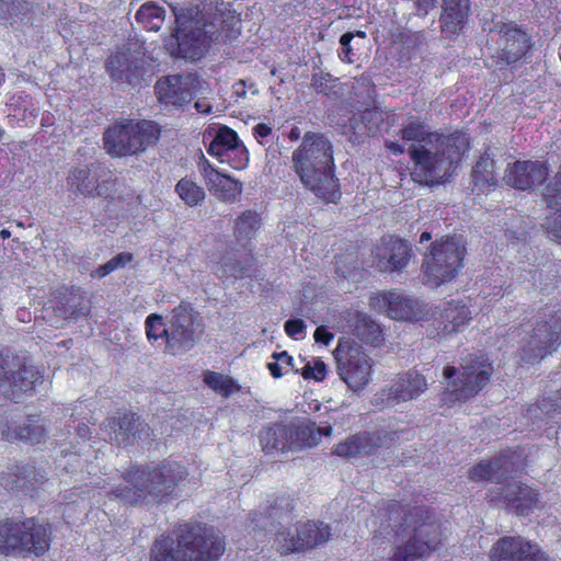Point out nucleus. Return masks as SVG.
<instances>
[{
  "instance_id": "f257e3e1",
  "label": "nucleus",
  "mask_w": 561,
  "mask_h": 561,
  "mask_svg": "<svg viewBox=\"0 0 561 561\" xmlns=\"http://www.w3.org/2000/svg\"><path fill=\"white\" fill-rule=\"evenodd\" d=\"M387 520L393 525L383 527L380 522V535L389 534L388 528L397 537L391 561H414L428 557L442 543L440 523L426 507H413L407 511L399 504H392L387 511Z\"/></svg>"
},
{
  "instance_id": "f03ea898",
  "label": "nucleus",
  "mask_w": 561,
  "mask_h": 561,
  "mask_svg": "<svg viewBox=\"0 0 561 561\" xmlns=\"http://www.w3.org/2000/svg\"><path fill=\"white\" fill-rule=\"evenodd\" d=\"M293 169L302 185L325 202L340 197L337 180L334 176L333 146L320 133L308 131L291 154Z\"/></svg>"
},
{
  "instance_id": "7ed1b4c3",
  "label": "nucleus",
  "mask_w": 561,
  "mask_h": 561,
  "mask_svg": "<svg viewBox=\"0 0 561 561\" xmlns=\"http://www.w3.org/2000/svg\"><path fill=\"white\" fill-rule=\"evenodd\" d=\"M186 474V468L173 461L154 468H133L125 476L124 484L113 489L112 494L126 504H138L147 500L160 502L173 495L175 486Z\"/></svg>"
},
{
  "instance_id": "20e7f679",
  "label": "nucleus",
  "mask_w": 561,
  "mask_h": 561,
  "mask_svg": "<svg viewBox=\"0 0 561 561\" xmlns=\"http://www.w3.org/2000/svg\"><path fill=\"white\" fill-rule=\"evenodd\" d=\"M468 146L469 139L465 134H451L430 140L426 145H412V175L425 184L445 182L451 176Z\"/></svg>"
},
{
  "instance_id": "39448f33",
  "label": "nucleus",
  "mask_w": 561,
  "mask_h": 561,
  "mask_svg": "<svg viewBox=\"0 0 561 561\" xmlns=\"http://www.w3.org/2000/svg\"><path fill=\"white\" fill-rule=\"evenodd\" d=\"M492 373V364L483 356L476 355L465 358L459 368L444 367L440 401L450 405L476 397L488 385Z\"/></svg>"
},
{
  "instance_id": "423d86ee",
  "label": "nucleus",
  "mask_w": 561,
  "mask_h": 561,
  "mask_svg": "<svg viewBox=\"0 0 561 561\" xmlns=\"http://www.w3.org/2000/svg\"><path fill=\"white\" fill-rule=\"evenodd\" d=\"M175 18V33L165 39L168 50L176 56L187 59H199L209 45V37L205 31V20L198 5L178 8L171 5Z\"/></svg>"
},
{
  "instance_id": "0eeeda50",
  "label": "nucleus",
  "mask_w": 561,
  "mask_h": 561,
  "mask_svg": "<svg viewBox=\"0 0 561 561\" xmlns=\"http://www.w3.org/2000/svg\"><path fill=\"white\" fill-rule=\"evenodd\" d=\"M158 125L150 121H127L108 127L104 135V148L112 157L133 156L157 142Z\"/></svg>"
},
{
  "instance_id": "6e6552de",
  "label": "nucleus",
  "mask_w": 561,
  "mask_h": 561,
  "mask_svg": "<svg viewBox=\"0 0 561 561\" xmlns=\"http://www.w3.org/2000/svg\"><path fill=\"white\" fill-rule=\"evenodd\" d=\"M49 541V527L37 524L33 518L24 522L0 523V553L2 554L31 552L39 556L48 550Z\"/></svg>"
},
{
  "instance_id": "1a4fd4ad",
  "label": "nucleus",
  "mask_w": 561,
  "mask_h": 561,
  "mask_svg": "<svg viewBox=\"0 0 561 561\" xmlns=\"http://www.w3.org/2000/svg\"><path fill=\"white\" fill-rule=\"evenodd\" d=\"M463 255L465 247L458 237L434 242L422 264L424 283L437 287L454 279L462 267Z\"/></svg>"
},
{
  "instance_id": "9d476101",
  "label": "nucleus",
  "mask_w": 561,
  "mask_h": 561,
  "mask_svg": "<svg viewBox=\"0 0 561 561\" xmlns=\"http://www.w3.org/2000/svg\"><path fill=\"white\" fill-rule=\"evenodd\" d=\"M333 355L336 371L348 389L357 392L370 382L373 360L362 345L351 339H341Z\"/></svg>"
},
{
  "instance_id": "9b49d317",
  "label": "nucleus",
  "mask_w": 561,
  "mask_h": 561,
  "mask_svg": "<svg viewBox=\"0 0 561 561\" xmlns=\"http://www.w3.org/2000/svg\"><path fill=\"white\" fill-rule=\"evenodd\" d=\"M180 543L185 551L183 561H216L226 549L219 533L199 524L180 527Z\"/></svg>"
},
{
  "instance_id": "f8f14e48",
  "label": "nucleus",
  "mask_w": 561,
  "mask_h": 561,
  "mask_svg": "<svg viewBox=\"0 0 561 561\" xmlns=\"http://www.w3.org/2000/svg\"><path fill=\"white\" fill-rule=\"evenodd\" d=\"M115 179L112 171L99 163L71 169L67 176V188L75 196L94 198L108 197Z\"/></svg>"
},
{
  "instance_id": "ddd939ff",
  "label": "nucleus",
  "mask_w": 561,
  "mask_h": 561,
  "mask_svg": "<svg viewBox=\"0 0 561 561\" xmlns=\"http://www.w3.org/2000/svg\"><path fill=\"white\" fill-rule=\"evenodd\" d=\"M194 312L190 305L175 307L168 319L167 353L179 355L191 350L196 343Z\"/></svg>"
},
{
  "instance_id": "4468645a",
  "label": "nucleus",
  "mask_w": 561,
  "mask_h": 561,
  "mask_svg": "<svg viewBox=\"0 0 561 561\" xmlns=\"http://www.w3.org/2000/svg\"><path fill=\"white\" fill-rule=\"evenodd\" d=\"M313 427L293 424H274L260 433V443L266 454L297 449L305 445V437L313 433Z\"/></svg>"
},
{
  "instance_id": "2eb2a0df",
  "label": "nucleus",
  "mask_w": 561,
  "mask_h": 561,
  "mask_svg": "<svg viewBox=\"0 0 561 561\" xmlns=\"http://www.w3.org/2000/svg\"><path fill=\"white\" fill-rule=\"evenodd\" d=\"M490 36L496 41L499 58L506 65L520 59L530 47L528 35L513 23H496L490 28Z\"/></svg>"
},
{
  "instance_id": "dca6fc26",
  "label": "nucleus",
  "mask_w": 561,
  "mask_h": 561,
  "mask_svg": "<svg viewBox=\"0 0 561 561\" xmlns=\"http://www.w3.org/2000/svg\"><path fill=\"white\" fill-rule=\"evenodd\" d=\"M411 254L410 245L402 239L383 237L373 250V265L382 273H401L408 266Z\"/></svg>"
},
{
  "instance_id": "f3484780",
  "label": "nucleus",
  "mask_w": 561,
  "mask_h": 561,
  "mask_svg": "<svg viewBox=\"0 0 561 561\" xmlns=\"http://www.w3.org/2000/svg\"><path fill=\"white\" fill-rule=\"evenodd\" d=\"M500 492L491 495V501L496 502L497 496L520 516H528L536 510L545 507L543 501L537 489L522 483H508L499 489Z\"/></svg>"
},
{
  "instance_id": "a211bd4d",
  "label": "nucleus",
  "mask_w": 561,
  "mask_h": 561,
  "mask_svg": "<svg viewBox=\"0 0 561 561\" xmlns=\"http://www.w3.org/2000/svg\"><path fill=\"white\" fill-rule=\"evenodd\" d=\"M560 343L561 322L559 320H553L550 324H539L523 347L522 358L527 363L540 360L556 351Z\"/></svg>"
},
{
  "instance_id": "6ab92c4d",
  "label": "nucleus",
  "mask_w": 561,
  "mask_h": 561,
  "mask_svg": "<svg viewBox=\"0 0 561 561\" xmlns=\"http://www.w3.org/2000/svg\"><path fill=\"white\" fill-rule=\"evenodd\" d=\"M548 167L540 161L524 160L508 164L503 180L517 190H530L543 183Z\"/></svg>"
},
{
  "instance_id": "aec40b11",
  "label": "nucleus",
  "mask_w": 561,
  "mask_h": 561,
  "mask_svg": "<svg viewBox=\"0 0 561 561\" xmlns=\"http://www.w3.org/2000/svg\"><path fill=\"white\" fill-rule=\"evenodd\" d=\"M370 305L396 320L411 321L419 314L417 301L397 291L377 294L370 298Z\"/></svg>"
},
{
  "instance_id": "412c9836",
  "label": "nucleus",
  "mask_w": 561,
  "mask_h": 561,
  "mask_svg": "<svg viewBox=\"0 0 561 561\" xmlns=\"http://www.w3.org/2000/svg\"><path fill=\"white\" fill-rule=\"evenodd\" d=\"M518 456L512 453L501 454L492 460H482L471 468L469 477L472 481H491L499 483L511 477L518 467Z\"/></svg>"
},
{
  "instance_id": "4be33fe9",
  "label": "nucleus",
  "mask_w": 561,
  "mask_h": 561,
  "mask_svg": "<svg viewBox=\"0 0 561 561\" xmlns=\"http://www.w3.org/2000/svg\"><path fill=\"white\" fill-rule=\"evenodd\" d=\"M539 547L523 537H503L490 551L491 561H535Z\"/></svg>"
},
{
  "instance_id": "5701e85b",
  "label": "nucleus",
  "mask_w": 561,
  "mask_h": 561,
  "mask_svg": "<svg viewBox=\"0 0 561 561\" xmlns=\"http://www.w3.org/2000/svg\"><path fill=\"white\" fill-rule=\"evenodd\" d=\"M111 442L116 445H127L135 437L148 436V426L136 414L125 413L108 419L104 424Z\"/></svg>"
},
{
  "instance_id": "b1692460",
  "label": "nucleus",
  "mask_w": 561,
  "mask_h": 561,
  "mask_svg": "<svg viewBox=\"0 0 561 561\" xmlns=\"http://www.w3.org/2000/svg\"><path fill=\"white\" fill-rule=\"evenodd\" d=\"M428 388L426 378L415 370H409L398 377L388 389V400L392 403L417 399Z\"/></svg>"
},
{
  "instance_id": "393cba45",
  "label": "nucleus",
  "mask_w": 561,
  "mask_h": 561,
  "mask_svg": "<svg viewBox=\"0 0 561 561\" xmlns=\"http://www.w3.org/2000/svg\"><path fill=\"white\" fill-rule=\"evenodd\" d=\"M154 89L158 99L165 104L181 106L192 100L191 80L187 77H164L157 81Z\"/></svg>"
},
{
  "instance_id": "a878e982",
  "label": "nucleus",
  "mask_w": 561,
  "mask_h": 561,
  "mask_svg": "<svg viewBox=\"0 0 561 561\" xmlns=\"http://www.w3.org/2000/svg\"><path fill=\"white\" fill-rule=\"evenodd\" d=\"M385 442L386 436L381 437L377 433H360L335 445L333 453L336 456L347 459H352L357 456L373 455L385 444Z\"/></svg>"
},
{
  "instance_id": "bb28decb",
  "label": "nucleus",
  "mask_w": 561,
  "mask_h": 561,
  "mask_svg": "<svg viewBox=\"0 0 561 561\" xmlns=\"http://www.w3.org/2000/svg\"><path fill=\"white\" fill-rule=\"evenodd\" d=\"M8 374L2 382H9L12 396L20 398L23 393L32 392L38 383L43 382V375L38 368L31 364H18L16 370L9 369V362H5Z\"/></svg>"
},
{
  "instance_id": "cd10ccee",
  "label": "nucleus",
  "mask_w": 561,
  "mask_h": 561,
  "mask_svg": "<svg viewBox=\"0 0 561 561\" xmlns=\"http://www.w3.org/2000/svg\"><path fill=\"white\" fill-rule=\"evenodd\" d=\"M470 13V0H443L442 31L451 36L463 28Z\"/></svg>"
},
{
  "instance_id": "c85d7f7f",
  "label": "nucleus",
  "mask_w": 561,
  "mask_h": 561,
  "mask_svg": "<svg viewBox=\"0 0 561 561\" xmlns=\"http://www.w3.org/2000/svg\"><path fill=\"white\" fill-rule=\"evenodd\" d=\"M140 59L137 51L119 50L107 61V71L116 81L131 82L138 76Z\"/></svg>"
},
{
  "instance_id": "c756f323",
  "label": "nucleus",
  "mask_w": 561,
  "mask_h": 561,
  "mask_svg": "<svg viewBox=\"0 0 561 561\" xmlns=\"http://www.w3.org/2000/svg\"><path fill=\"white\" fill-rule=\"evenodd\" d=\"M296 543L300 551L312 549L327 542L331 537V528L324 523L305 522L295 526Z\"/></svg>"
},
{
  "instance_id": "7c9ffc66",
  "label": "nucleus",
  "mask_w": 561,
  "mask_h": 561,
  "mask_svg": "<svg viewBox=\"0 0 561 561\" xmlns=\"http://www.w3.org/2000/svg\"><path fill=\"white\" fill-rule=\"evenodd\" d=\"M469 320L470 311L466 306L458 302H448L436 319L438 322L437 329L445 334H449L460 330Z\"/></svg>"
},
{
  "instance_id": "2f4dec72",
  "label": "nucleus",
  "mask_w": 561,
  "mask_h": 561,
  "mask_svg": "<svg viewBox=\"0 0 561 561\" xmlns=\"http://www.w3.org/2000/svg\"><path fill=\"white\" fill-rule=\"evenodd\" d=\"M207 186L213 195L226 203L237 201L243 190L241 182L222 173L214 172L209 174V184Z\"/></svg>"
},
{
  "instance_id": "473e14b6",
  "label": "nucleus",
  "mask_w": 561,
  "mask_h": 561,
  "mask_svg": "<svg viewBox=\"0 0 561 561\" xmlns=\"http://www.w3.org/2000/svg\"><path fill=\"white\" fill-rule=\"evenodd\" d=\"M294 510L293 500L288 496H278L276 497L270 506L265 510V514L260 513L255 514L252 519L254 524V528L265 529L268 526H273L274 520L277 518H287L288 513Z\"/></svg>"
},
{
  "instance_id": "72a5a7b5",
  "label": "nucleus",
  "mask_w": 561,
  "mask_h": 561,
  "mask_svg": "<svg viewBox=\"0 0 561 561\" xmlns=\"http://www.w3.org/2000/svg\"><path fill=\"white\" fill-rule=\"evenodd\" d=\"M45 432L43 424L32 420L23 424L8 423L2 428V434L7 439H21L32 444H38L45 436Z\"/></svg>"
},
{
  "instance_id": "f704fd0d",
  "label": "nucleus",
  "mask_w": 561,
  "mask_h": 561,
  "mask_svg": "<svg viewBox=\"0 0 561 561\" xmlns=\"http://www.w3.org/2000/svg\"><path fill=\"white\" fill-rule=\"evenodd\" d=\"M165 10L154 1L142 3L136 11L135 20L144 28L158 32L164 22Z\"/></svg>"
},
{
  "instance_id": "c9c22d12",
  "label": "nucleus",
  "mask_w": 561,
  "mask_h": 561,
  "mask_svg": "<svg viewBox=\"0 0 561 561\" xmlns=\"http://www.w3.org/2000/svg\"><path fill=\"white\" fill-rule=\"evenodd\" d=\"M262 226V217L257 211L244 210L234 221V236L239 241L254 239Z\"/></svg>"
},
{
  "instance_id": "e433bc0d",
  "label": "nucleus",
  "mask_w": 561,
  "mask_h": 561,
  "mask_svg": "<svg viewBox=\"0 0 561 561\" xmlns=\"http://www.w3.org/2000/svg\"><path fill=\"white\" fill-rule=\"evenodd\" d=\"M184 547L180 543V534L178 535V543L174 548V540L170 537L162 536L157 539L152 550V561H183L182 554H184Z\"/></svg>"
},
{
  "instance_id": "4c0bfd02",
  "label": "nucleus",
  "mask_w": 561,
  "mask_h": 561,
  "mask_svg": "<svg viewBox=\"0 0 561 561\" xmlns=\"http://www.w3.org/2000/svg\"><path fill=\"white\" fill-rule=\"evenodd\" d=\"M240 142L233 129L222 126L217 130L214 139L210 141L207 152L219 159Z\"/></svg>"
},
{
  "instance_id": "58836bf2",
  "label": "nucleus",
  "mask_w": 561,
  "mask_h": 561,
  "mask_svg": "<svg viewBox=\"0 0 561 561\" xmlns=\"http://www.w3.org/2000/svg\"><path fill=\"white\" fill-rule=\"evenodd\" d=\"M354 332L365 343L378 345L382 341L379 325L366 314H358Z\"/></svg>"
},
{
  "instance_id": "ea45409f",
  "label": "nucleus",
  "mask_w": 561,
  "mask_h": 561,
  "mask_svg": "<svg viewBox=\"0 0 561 561\" xmlns=\"http://www.w3.org/2000/svg\"><path fill=\"white\" fill-rule=\"evenodd\" d=\"M145 327L147 339L152 345L164 344L167 346L168 323H164L162 316L158 313L149 314L145 321ZM164 352L167 353V347H164Z\"/></svg>"
},
{
  "instance_id": "a19ab883",
  "label": "nucleus",
  "mask_w": 561,
  "mask_h": 561,
  "mask_svg": "<svg viewBox=\"0 0 561 561\" xmlns=\"http://www.w3.org/2000/svg\"><path fill=\"white\" fill-rule=\"evenodd\" d=\"M28 3L22 0H0V22L13 25L28 12Z\"/></svg>"
},
{
  "instance_id": "79ce46f5",
  "label": "nucleus",
  "mask_w": 561,
  "mask_h": 561,
  "mask_svg": "<svg viewBox=\"0 0 561 561\" xmlns=\"http://www.w3.org/2000/svg\"><path fill=\"white\" fill-rule=\"evenodd\" d=\"M175 191L180 198L190 207L199 205L205 199V191L192 180L181 179Z\"/></svg>"
},
{
  "instance_id": "37998d69",
  "label": "nucleus",
  "mask_w": 561,
  "mask_h": 561,
  "mask_svg": "<svg viewBox=\"0 0 561 561\" xmlns=\"http://www.w3.org/2000/svg\"><path fill=\"white\" fill-rule=\"evenodd\" d=\"M204 381L210 389L225 398L239 391V386L232 378L219 373L207 371Z\"/></svg>"
},
{
  "instance_id": "c03bdc74",
  "label": "nucleus",
  "mask_w": 561,
  "mask_h": 561,
  "mask_svg": "<svg viewBox=\"0 0 561 561\" xmlns=\"http://www.w3.org/2000/svg\"><path fill=\"white\" fill-rule=\"evenodd\" d=\"M297 534L295 528L285 527L279 523V527L275 530L274 547L280 554H288L299 552V545L296 543Z\"/></svg>"
},
{
  "instance_id": "a18cd8bd",
  "label": "nucleus",
  "mask_w": 561,
  "mask_h": 561,
  "mask_svg": "<svg viewBox=\"0 0 561 561\" xmlns=\"http://www.w3.org/2000/svg\"><path fill=\"white\" fill-rule=\"evenodd\" d=\"M247 272V266L238 259L237 253H226L218 263L216 273L219 277L241 278Z\"/></svg>"
},
{
  "instance_id": "49530a36",
  "label": "nucleus",
  "mask_w": 561,
  "mask_h": 561,
  "mask_svg": "<svg viewBox=\"0 0 561 561\" xmlns=\"http://www.w3.org/2000/svg\"><path fill=\"white\" fill-rule=\"evenodd\" d=\"M401 135L404 140L414 141V145H426L430 140L444 137V135L431 133L423 124L417 122L408 124L401 129Z\"/></svg>"
},
{
  "instance_id": "de8ad7c7",
  "label": "nucleus",
  "mask_w": 561,
  "mask_h": 561,
  "mask_svg": "<svg viewBox=\"0 0 561 561\" xmlns=\"http://www.w3.org/2000/svg\"><path fill=\"white\" fill-rule=\"evenodd\" d=\"M33 468L31 467H15L10 472L0 478V483L7 489L25 488L26 483L31 482Z\"/></svg>"
},
{
  "instance_id": "09e8293b",
  "label": "nucleus",
  "mask_w": 561,
  "mask_h": 561,
  "mask_svg": "<svg viewBox=\"0 0 561 561\" xmlns=\"http://www.w3.org/2000/svg\"><path fill=\"white\" fill-rule=\"evenodd\" d=\"M473 178L476 182H485L491 185L496 184L497 178L494 172V160L489 153L481 156L476 163L473 168Z\"/></svg>"
},
{
  "instance_id": "8fccbe9b",
  "label": "nucleus",
  "mask_w": 561,
  "mask_h": 561,
  "mask_svg": "<svg viewBox=\"0 0 561 561\" xmlns=\"http://www.w3.org/2000/svg\"><path fill=\"white\" fill-rule=\"evenodd\" d=\"M221 163H228L236 170H244L249 164L247 147L240 142L218 159Z\"/></svg>"
},
{
  "instance_id": "3c124183",
  "label": "nucleus",
  "mask_w": 561,
  "mask_h": 561,
  "mask_svg": "<svg viewBox=\"0 0 561 561\" xmlns=\"http://www.w3.org/2000/svg\"><path fill=\"white\" fill-rule=\"evenodd\" d=\"M272 357L275 362L268 363L267 368L274 378H279L289 370L299 371L295 367L293 357L287 352L274 353Z\"/></svg>"
},
{
  "instance_id": "603ef678",
  "label": "nucleus",
  "mask_w": 561,
  "mask_h": 561,
  "mask_svg": "<svg viewBox=\"0 0 561 561\" xmlns=\"http://www.w3.org/2000/svg\"><path fill=\"white\" fill-rule=\"evenodd\" d=\"M301 375L305 379H314L317 381H321L325 378L327 366L322 360L319 359L308 362L301 368Z\"/></svg>"
},
{
  "instance_id": "864d4df0",
  "label": "nucleus",
  "mask_w": 561,
  "mask_h": 561,
  "mask_svg": "<svg viewBox=\"0 0 561 561\" xmlns=\"http://www.w3.org/2000/svg\"><path fill=\"white\" fill-rule=\"evenodd\" d=\"M284 329L288 336L300 340L305 336L306 324L301 319H290L285 322Z\"/></svg>"
},
{
  "instance_id": "5fc2aeb1",
  "label": "nucleus",
  "mask_w": 561,
  "mask_h": 561,
  "mask_svg": "<svg viewBox=\"0 0 561 561\" xmlns=\"http://www.w3.org/2000/svg\"><path fill=\"white\" fill-rule=\"evenodd\" d=\"M539 409L541 413L554 423H558V420L561 417V404L554 403L552 400L543 399Z\"/></svg>"
},
{
  "instance_id": "6e6d98bb",
  "label": "nucleus",
  "mask_w": 561,
  "mask_h": 561,
  "mask_svg": "<svg viewBox=\"0 0 561 561\" xmlns=\"http://www.w3.org/2000/svg\"><path fill=\"white\" fill-rule=\"evenodd\" d=\"M353 37H354V34L351 32L344 33L340 37V44L342 46V49H341L339 56L343 61L353 62L354 54H353V49L351 47V42H352Z\"/></svg>"
},
{
  "instance_id": "4d7b16f0",
  "label": "nucleus",
  "mask_w": 561,
  "mask_h": 561,
  "mask_svg": "<svg viewBox=\"0 0 561 561\" xmlns=\"http://www.w3.org/2000/svg\"><path fill=\"white\" fill-rule=\"evenodd\" d=\"M70 468H68L67 466L65 467L67 470H70V471H77L78 468L82 469V466L83 463L87 465V471L88 473H93V469L94 467L92 466V463H88V459L87 458H82L81 455H77V454H71L69 455V459H68V462H67Z\"/></svg>"
},
{
  "instance_id": "13d9d810",
  "label": "nucleus",
  "mask_w": 561,
  "mask_h": 561,
  "mask_svg": "<svg viewBox=\"0 0 561 561\" xmlns=\"http://www.w3.org/2000/svg\"><path fill=\"white\" fill-rule=\"evenodd\" d=\"M330 76L323 73H316L311 79V87L319 93H327L331 88L329 85Z\"/></svg>"
},
{
  "instance_id": "bf43d9fd",
  "label": "nucleus",
  "mask_w": 561,
  "mask_h": 561,
  "mask_svg": "<svg viewBox=\"0 0 561 561\" xmlns=\"http://www.w3.org/2000/svg\"><path fill=\"white\" fill-rule=\"evenodd\" d=\"M364 123L375 122L374 126H368V134H375L378 129V123L382 121L381 114L376 111H365L362 115Z\"/></svg>"
},
{
  "instance_id": "052dcab7",
  "label": "nucleus",
  "mask_w": 561,
  "mask_h": 561,
  "mask_svg": "<svg viewBox=\"0 0 561 561\" xmlns=\"http://www.w3.org/2000/svg\"><path fill=\"white\" fill-rule=\"evenodd\" d=\"M133 261V254L123 252L111 259L108 262L112 266V271H116L118 268L125 267L128 263Z\"/></svg>"
},
{
  "instance_id": "680f3d73",
  "label": "nucleus",
  "mask_w": 561,
  "mask_h": 561,
  "mask_svg": "<svg viewBox=\"0 0 561 561\" xmlns=\"http://www.w3.org/2000/svg\"><path fill=\"white\" fill-rule=\"evenodd\" d=\"M313 337L316 342L329 345L334 335L329 332L324 327H318L314 331Z\"/></svg>"
},
{
  "instance_id": "e2e57ef3",
  "label": "nucleus",
  "mask_w": 561,
  "mask_h": 561,
  "mask_svg": "<svg viewBox=\"0 0 561 561\" xmlns=\"http://www.w3.org/2000/svg\"><path fill=\"white\" fill-rule=\"evenodd\" d=\"M272 134V127L267 124L260 123L253 127V135L255 138L263 144V139Z\"/></svg>"
},
{
  "instance_id": "0e129e2a",
  "label": "nucleus",
  "mask_w": 561,
  "mask_h": 561,
  "mask_svg": "<svg viewBox=\"0 0 561 561\" xmlns=\"http://www.w3.org/2000/svg\"><path fill=\"white\" fill-rule=\"evenodd\" d=\"M419 14L425 15L435 5V0H414Z\"/></svg>"
},
{
  "instance_id": "69168bd1",
  "label": "nucleus",
  "mask_w": 561,
  "mask_h": 561,
  "mask_svg": "<svg viewBox=\"0 0 561 561\" xmlns=\"http://www.w3.org/2000/svg\"><path fill=\"white\" fill-rule=\"evenodd\" d=\"M112 272L113 271H112V266H111L110 262H106V263L100 265L95 271H93L91 273V276L94 278H103L106 275L111 274Z\"/></svg>"
},
{
  "instance_id": "338daca9",
  "label": "nucleus",
  "mask_w": 561,
  "mask_h": 561,
  "mask_svg": "<svg viewBox=\"0 0 561 561\" xmlns=\"http://www.w3.org/2000/svg\"><path fill=\"white\" fill-rule=\"evenodd\" d=\"M199 168L207 185L209 184L210 172L219 173L207 160H204Z\"/></svg>"
},
{
  "instance_id": "774afa93",
  "label": "nucleus",
  "mask_w": 561,
  "mask_h": 561,
  "mask_svg": "<svg viewBox=\"0 0 561 561\" xmlns=\"http://www.w3.org/2000/svg\"><path fill=\"white\" fill-rule=\"evenodd\" d=\"M194 106H195L196 111L202 114H209V113H211V110H213L211 104L209 102H207L206 100L196 101Z\"/></svg>"
}]
</instances>
